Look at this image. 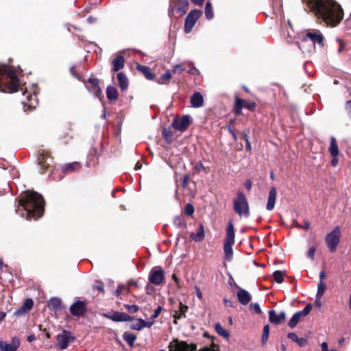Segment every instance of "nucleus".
<instances>
[{
	"mask_svg": "<svg viewBox=\"0 0 351 351\" xmlns=\"http://www.w3.org/2000/svg\"><path fill=\"white\" fill-rule=\"evenodd\" d=\"M315 250L316 249L315 247H311L307 252V256L310 258L311 260L314 259Z\"/></svg>",
	"mask_w": 351,
	"mask_h": 351,
	"instance_id": "nucleus-54",
	"label": "nucleus"
},
{
	"mask_svg": "<svg viewBox=\"0 0 351 351\" xmlns=\"http://www.w3.org/2000/svg\"><path fill=\"white\" fill-rule=\"evenodd\" d=\"M285 271L276 270L273 273V277L277 283L280 284L283 282V276H285Z\"/></svg>",
	"mask_w": 351,
	"mask_h": 351,
	"instance_id": "nucleus-36",
	"label": "nucleus"
},
{
	"mask_svg": "<svg viewBox=\"0 0 351 351\" xmlns=\"http://www.w3.org/2000/svg\"><path fill=\"white\" fill-rule=\"evenodd\" d=\"M93 289L101 293L104 292V285L101 282H99L97 285H94Z\"/></svg>",
	"mask_w": 351,
	"mask_h": 351,
	"instance_id": "nucleus-56",
	"label": "nucleus"
},
{
	"mask_svg": "<svg viewBox=\"0 0 351 351\" xmlns=\"http://www.w3.org/2000/svg\"><path fill=\"white\" fill-rule=\"evenodd\" d=\"M162 308V306H158L154 311V314L150 317V319H156L161 313Z\"/></svg>",
	"mask_w": 351,
	"mask_h": 351,
	"instance_id": "nucleus-50",
	"label": "nucleus"
},
{
	"mask_svg": "<svg viewBox=\"0 0 351 351\" xmlns=\"http://www.w3.org/2000/svg\"><path fill=\"white\" fill-rule=\"evenodd\" d=\"M252 307L256 313L261 314L262 313L261 308L258 303H257V302L253 303Z\"/></svg>",
	"mask_w": 351,
	"mask_h": 351,
	"instance_id": "nucleus-55",
	"label": "nucleus"
},
{
	"mask_svg": "<svg viewBox=\"0 0 351 351\" xmlns=\"http://www.w3.org/2000/svg\"><path fill=\"white\" fill-rule=\"evenodd\" d=\"M12 346L14 348V349L17 351L19 345H20V341L19 339L17 337H14L12 339V343H10Z\"/></svg>",
	"mask_w": 351,
	"mask_h": 351,
	"instance_id": "nucleus-51",
	"label": "nucleus"
},
{
	"mask_svg": "<svg viewBox=\"0 0 351 351\" xmlns=\"http://www.w3.org/2000/svg\"><path fill=\"white\" fill-rule=\"evenodd\" d=\"M234 230L232 221H229L226 229V238L224 241L223 250L225 258L228 261H231L233 257V250L232 246L234 243Z\"/></svg>",
	"mask_w": 351,
	"mask_h": 351,
	"instance_id": "nucleus-3",
	"label": "nucleus"
},
{
	"mask_svg": "<svg viewBox=\"0 0 351 351\" xmlns=\"http://www.w3.org/2000/svg\"><path fill=\"white\" fill-rule=\"evenodd\" d=\"M124 306L132 313H136L139 310V306L135 304H125Z\"/></svg>",
	"mask_w": 351,
	"mask_h": 351,
	"instance_id": "nucleus-47",
	"label": "nucleus"
},
{
	"mask_svg": "<svg viewBox=\"0 0 351 351\" xmlns=\"http://www.w3.org/2000/svg\"><path fill=\"white\" fill-rule=\"evenodd\" d=\"M138 70L141 71L145 75V77L148 80H152L154 77V75L152 73L150 69L147 66H137Z\"/></svg>",
	"mask_w": 351,
	"mask_h": 351,
	"instance_id": "nucleus-31",
	"label": "nucleus"
},
{
	"mask_svg": "<svg viewBox=\"0 0 351 351\" xmlns=\"http://www.w3.org/2000/svg\"><path fill=\"white\" fill-rule=\"evenodd\" d=\"M186 71V68L184 66V65L182 64H176L172 71L171 72H172L173 73H176L177 72H180V71Z\"/></svg>",
	"mask_w": 351,
	"mask_h": 351,
	"instance_id": "nucleus-48",
	"label": "nucleus"
},
{
	"mask_svg": "<svg viewBox=\"0 0 351 351\" xmlns=\"http://www.w3.org/2000/svg\"><path fill=\"white\" fill-rule=\"evenodd\" d=\"M75 340V337L72 335L71 332L64 330L61 333L57 335L58 345L60 350L66 349L70 343Z\"/></svg>",
	"mask_w": 351,
	"mask_h": 351,
	"instance_id": "nucleus-10",
	"label": "nucleus"
},
{
	"mask_svg": "<svg viewBox=\"0 0 351 351\" xmlns=\"http://www.w3.org/2000/svg\"><path fill=\"white\" fill-rule=\"evenodd\" d=\"M162 138L167 143H171L173 138V134L170 129L164 128L162 131Z\"/></svg>",
	"mask_w": 351,
	"mask_h": 351,
	"instance_id": "nucleus-37",
	"label": "nucleus"
},
{
	"mask_svg": "<svg viewBox=\"0 0 351 351\" xmlns=\"http://www.w3.org/2000/svg\"><path fill=\"white\" fill-rule=\"evenodd\" d=\"M189 0H171L169 9V15L171 16L175 13L179 16L186 14L189 9Z\"/></svg>",
	"mask_w": 351,
	"mask_h": 351,
	"instance_id": "nucleus-6",
	"label": "nucleus"
},
{
	"mask_svg": "<svg viewBox=\"0 0 351 351\" xmlns=\"http://www.w3.org/2000/svg\"><path fill=\"white\" fill-rule=\"evenodd\" d=\"M202 12L200 10H191L188 15L186 16L184 22V32L186 34L190 33L193 27L195 26L196 22L199 19V17L202 16Z\"/></svg>",
	"mask_w": 351,
	"mask_h": 351,
	"instance_id": "nucleus-8",
	"label": "nucleus"
},
{
	"mask_svg": "<svg viewBox=\"0 0 351 351\" xmlns=\"http://www.w3.org/2000/svg\"><path fill=\"white\" fill-rule=\"evenodd\" d=\"M336 42L339 44V47L337 49V53L339 54L342 52V51L344 49V47H345V45L343 43V42L342 41V40H341L340 38H337L336 39Z\"/></svg>",
	"mask_w": 351,
	"mask_h": 351,
	"instance_id": "nucleus-52",
	"label": "nucleus"
},
{
	"mask_svg": "<svg viewBox=\"0 0 351 351\" xmlns=\"http://www.w3.org/2000/svg\"><path fill=\"white\" fill-rule=\"evenodd\" d=\"M243 107L250 110H252L256 107V104L254 101H251L249 100H243Z\"/></svg>",
	"mask_w": 351,
	"mask_h": 351,
	"instance_id": "nucleus-45",
	"label": "nucleus"
},
{
	"mask_svg": "<svg viewBox=\"0 0 351 351\" xmlns=\"http://www.w3.org/2000/svg\"><path fill=\"white\" fill-rule=\"evenodd\" d=\"M33 305V300L32 298H27V300H25L23 304L19 308L14 311V315L16 317L23 315L27 311H29L32 309Z\"/></svg>",
	"mask_w": 351,
	"mask_h": 351,
	"instance_id": "nucleus-15",
	"label": "nucleus"
},
{
	"mask_svg": "<svg viewBox=\"0 0 351 351\" xmlns=\"http://www.w3.org/2000/svg\"><path fill=\"white\" fill-rule=\"evenodd\" d=\"M191 104L193 108H200L204 104L203 95L199 92L194 93L191 97Z\"/></svg>",
	"mask_w": 351,
	"mask_h": 351,
	"instance_id": "nucleus-19",
	"label": "nucleus"
},
{
	"mask_svg": "<svg viewBox=\"0 0 351 351\" xmlns=\"http://www.w3.org/2000/svg\"><path fill=\"white\" fill-rule=\"evenodd\" d=\"M302 1L305 10H308L327 25L336 26L343 19V9L335 0H302Z\"/></svg>",
	"mask_w": 351,
	"mask_h": 351,
	"instance_id": "nucleus-1",
	"label": "nucleus"
},
{
	"mask_svg": "<svg viewBox=\"0 0 351 351\" xmlns=\"http://www.w3.org/2000/svg\"><path fill=\"white\" fill-rule=\"evenodd\" d=\"M130 328L132 330H141L145 328V320L142 318L136 319V322L132 323Z\"/></svg>",
	"mask_w": 351,
	"mask_h": 351,
	"instance_id": "nucleus-32",
	"label": "nucleus"
},
{
	"mask_svg": "<svg viewBox=\"0 0 351 351\" xmlns=\"http://www.w3.org/2000/svg\"><path fill=\"white\" fill-rule=\"evenodd\" d=\"M38 161L40 168L47 170L50 168L52 158L47 152H42L38 156Z\"/></svg>",
	"mask_w": 351,
	"mask_h": 351,
	"instance_id": "nucleus-14",
	"label": "nucleus"
},
{
	"mask_svg": "<svg viewBox=\"0 0 351 351\" xmlns=\"http://www.w3.org/2000/svg\"><path fill=\"white\" fill-rule=\"evenodd\" d=\"M148 279L152 285H160L165 281V271L160 267H154L149 271Z\"/></svg>",
	"mask_w": 351,
	"mask_h": 351,
	"instance_id": "nucleus-9",
	"label": "nucleus"
},
{
	"mask_svg": "<svg viewBox=\"0 0 351 351\" xmlns=\"http://www.w3.org/2000/svg\"><path fill=\"white\" fill-rule=\"evenodd\" d=\"M346 110L349 116L351 117V99L346 102Z\"/></svg>",
	"mask_w": 351,
	"mask_h": 351,
	"instance_id": "nucleus-62",
	"label": "nucleus"
},
{
	"mask_svg": "<svg viewBox=\"0 0 351 351\" xmlns=\"http://www.w3.org/2000/svg\"><path fill=\"white\" fill-rule=\"evenodd\" d=\"M191 239L196 241V242H200L202 241L204 238V233H202L198 230L197 233H192L190 236Z\"/></svg>",
	"mask_w": 351,
	"mask_h": 351,
	"instance_id": "nucleus-41",
	"label": "nucleus"
},
{
	"mask_svg": "<svg viewBox=\"0 0 351 351\" xmlns=\"http://www.w3.org/2000/svg\"><path fill=\"white\" fill-rule=\"evenodd\" d=\"M117 80L121 91H125L128 87V79L127 76L122 72L119 73L117 74Z\"/></svg>",
	"mask_w": 351,
	"mask_h": 351,
	"instance_id": "nucleus-22",
	"label": "nucleus"
},
{
	"mask_svg": "<svg viewBox=\"0 0 351 351\" xmlns=\"http://www.w3.org/2000/svg\"><path fill=\"white\" fill-rule=\"evenodd\" d=\"M0 350L1 351H16L12 344L6 343L3 341H0Z\"/></svg>",
	"mask_w": 351,
	"mask_h": 351,
	"instance_id": "nucleus-39",
	"label": "nucleus"
},
{
	"mask_svg": "<svg viewBox=\"0 0 351 351\" xmlns=\"http://www.w3.org/2000/svg\"><path fill=\"white\" fill-rule=\"evenodd\" d=\"M312 309V305L311 304H308L303 310L299 311L296 312L297 313H299L300 317H304L306 316L309 313L311 312Z\"/></svg>",
	"mask_w": 351,
	"mask_h": 351,
	"instance_id": "nucleus-44",
	"label": "nucleus"
},
{
	"mask_svg": "<svg viewBox=\"0 0 351 351\" xmlns=\"http://www.w3.org/2000/svg\"><path fill=\"white\" fill-rule=\"evenodd\" d=\"M191 121L190 115H184L181 118L174 119L172 122V127L178 131H184Z\"/></svg>",
	"mask_w": 351,
	"mask_h": 351,
	"instance_id": "nucleus-12",
	"label": "nucleus"
},
{
	"mask_svg": "<svg viewBox=\"0 0 351 351\" xmlns=\"http://www.w3.org/2000/svg\"><path fill=\"white\" fill-rule=\"evenodd\" d=\"M169 348L174 351H195L197 346L195 343H187L185 341L173 339L169 345Z\"/></svg>",
	"mask_w": 351,
	"mask_h": 351,
	"instance_id": "nucleus-11",
	"label": "nucleus"
},
{
	"mask_svg": "<svg viewBox=\"0 0 351 351\" xmlns=\"http://www.w3.org/2000/svg\"><path fill=\"white\" fill-rule=\"evenodd\" d=\"M205 16L208 20H211L214 17L212 4L210 1H207L205 5Z\"/></svg>",
	"mask_w": 351,
	"mask_h": 351,
	"instance_id": "nucleus-35",
	"label": "nucleus"
},
{
	"mask_svg": "<svg viewBox=\"0 0 351 351\" xmlns=\"http://www.w3.org/2000/svg\"><path fill=\"white\" fill-rule=\"evenodd\" d=\"M321 350H322V351H328V350L327 342L324 341V342L322 343V344H321Z\"/></svg>",
	"mask_w": 351,
	"mask_h": 351,
	"instance_id": "nucleus-64",
	"label": "nucleus"
},
{
	"mask_svg": "<svg viewBox=\"0 0 351 351\" xmlns=\"http://www.w3.org/2000/svg\"><path fill=\"white\" fill-rule=\"evenodd\" d=\"M112 71H118L124 67V58L122 56H117L112 60Z\"/></svg>",
	"mask_w": 351,
	"mask_h": 351,
	"instance_id": "nucleus-24",
	"label": "nucleus"
},
{
	"mask_svg": "<svg viewBox=\"0 0 351 351\" xmlns=\"http://www.w3.org/2000/svg\"><path fill=\"white\" fill-rule=\"evenodd\" d=\"M61 300L58 298H53L49 302V308L55 312L58 311L61 308Z\"/></svg>",
	"mask_w": 351,
	"mask_h": 351,
	"instance_id": "nucleus-25",
	"label": "nucleus"
},
{
	"mask_svg": "<svg viewBox=\"0 0 351 351\" xmlns=\"http://www.w3.org/2000/svg\"><path fill=\"white\" fill-rule=\"evenodd\" d=\"M171 78V72L170 71H167L156 80V82L159 84H167L169 82Z\"/></svg>",
	"mask_w": 351,
	"mask_h": 351,
	"instance_id": "nucleus-29",
	"label": "nucleus"
},
{
	"mask_svg": "<svg viewBox=\"0 0 351 351\" xmlns=\"http://www.w3.org/2000/svg\"><path fill=\"white\" fill-rule=\"evenodd\" d=\"M93 93L95 94V97L100 99L102 95V90L101 88H97L96 90Z\"/></svg>",
	"mask_w": 351,
	"mask_h": 351,
	"instance_id": "nucleus-61",
	"label": "nucleus"
},
{
	"mask_svg": "<svg viewBox=\"0 0 351 351\" xmlns=\"http://www.w3.org/2000/svg\"><path fill=\"white\" fill-rule=\"evenodd\" d=\"M233 206L235 213L239 216L249 217V204L243 193L241 191L237 192V197L233 199Z\"/></svg>",
	"mask_w": 351,
	"mask_h": 351,
	"instance_id": "nucleus-5",
	"label": "nucleus"
},
{
	"mask_svg": "<svg viewBox=\"0 0 351 351\" xmlns=\"http://www.w3.org/2000/svg\"><path fill=\"white\" fill-rule=\"evenodd\" d=\"M108 317L114 322H127L132 319V317L125 313L114 312Z\"/></svg>",
	"mask_w": 351,
	"mask_h": 351,
	"instance_id": "nucleus-20",
	"label": "nucleus"
},
{
	"mask_svg": "<svg viewBox=\"0 0 351 351\" xmlns=\"http://www.w3.org/2000/svg\"><path fill=\"white\" fill-rule=\"evenodd\" d=\"M268 314L269 322L276 325L279 324L282 320H285L286 318L285 311H281L279 314H277L275 310H270Z\"/></svg>",
	"mask_w": 351,
	"mask_h": 351,
	"instance_id": "nucleus-16",
	"label": "nucleus"
},
{
	"mask_svg": "<svg viewBox=\"0 0 351 351\" xmlns=\"http://www.w3.org/2000/svg\"><path fill=\"white\" fill-rule=\"evenodd\" d=\"M86 311V305L84 301L77 300L70 307L71 313L76 317H82Z\"/></svg>",
	"mask_w": 351,
	"mask_h": 351,
	"instance_id": "nucleus-13",
	"label": "nucleus"
},
{
	"mask_svg": "<svg viewBox=\"0 0 351 351\" xmlns=\"http://www.w3.org/2000/svg\"><path fill=\"white\" fill-rule=\"evenodd\" d=\"M322 298L316 297L315 296V306L318 308H320L322 307Z\"/></svg>",
	"mask_w": 351,
	"mask_h": 351,
	"instance_id": "nucleus-60",
	"label": "nucleus"
},
{
	"mask_svg": "<svg viewBox=\"0 0 351 351\" xmlns=\"http://www.w3.org/2000/svg\"><path fill=\"white\" fill-rule=\"evenodd\" d=\"M300 318L299 313H294L289 322V326L291 328H294L299 322Z\"/></svg>",
	"mask_w": 351,
	"mask_h": 351,
	"instance_id": "nucleus-40",
	"label": "nucleus"
},
{
	"mask_svg": "<svg viewBox=\"0 0 351 351\" xmlns=\"http://www.w3.org/2000/svg\"><path fill=\"white\" fill-rule=\"evenodd\" d=\"M189 64H191V67L188 69V70H186V72L191 75H199V70L194 66L193 63V62H189Z\"/></svg>",
	"mask_w": 351,
	"mask_h": 351,
	"instance_id": "nucleus-46",
	"label": "nucleus"
},
{
	"mask_svg": "<svg viewBox=\"0 0 351 351\" xmlns=\"http://www.w3.org/2000/svg\"><path fill=\"white\" fill-rule=\"evenodd\" d=\"M215 329L218 335H219L225 338L229 337V336H230L229 332L227 330L224 329L219 323L215 324Z\"/></svg>",
	"mask_w": 351,
	"mask_h": 351,
	"instance_id": "nucleus-34",
	"label": "nucleus"
},
{
	"mask_svg": "<svg viewBox=\"0 0 351 351\" xmlns=\"http://www.w3.org/2000/svg\"><path fill=\"white\" fill-rule=\"evenodd\" d=\"M45 210V201L40 193L33 191L23 192L19 199L16 213L27 220H37Z\"/></svg>",
	"mask_w": 351,
	"mask_h": 351,
	"instance_id": "nucleus-2",
	"label": "nucleus"
},
{
	"mask_svg": "<svg viewBox=\"0 0 351 351\" xmlns=\"http://www.w3.org/2000/svg\"><path fill=\"white\" fill-rule=\"evenodd\" d=\"M80 165L77 162L68 163L64 165L63 170L65 171L72 172L80 169Z\"/></svg>",
	"mask_w": 351,
	"mask_h": 351,
	"instance_id": "nucleus-33",
	"label": "nucleus"
},
{
	"mask_svg": "<svg viewBox=\"0 0 351 351\" xmlns=\"http://www.w3.org/2000/svg\"><path fill=\"white\" fill-rule=\"evenodd\" d=\"M187 310H188V306L183 304L182 302H180L179 311H176L175 314L173 315L174 322L177 323V321H176L177 319H180L182 317H186L185 313L187 311Z\"/></svg>",
	"mask_w": 351,
	"mask_h": 351,
	"instance_id": "nucleus-23",
	"label": "nucleus"
},
{
	"mask_svg": "<svg viewBox=\"0 0 351 351\" xmlns=\"http://www.w3.org/2000/svg\"><path fill=\"white\" fill-rule=\"evenodd\" d=\"M34 95H29L27 96V99L29 103L26 105L28 106L29 108H31V109L35 108V106H34V102H35V103L37 102V98H36V96L35 95V90H34Z\"/></svg>",
	"mask_w": 351,
	"mask_h": 351,
	"instance_id": "nucleus-43",
	"label": "nucleus"
},
{
	"mask_svg": "<svg viewBox=\"0 0 351 351\" xmlns=\"http://www.w3.org/2000/svg\"><path fill=\"white\" fill-rule=\"evenodd\" d=\"M86 89L89 92H95L97 88L99 87V80L97 78H89L87 81L84 82Z\"/></svg>",
	"mask_w": 351,
	"mask_h": 351,
	"instance_id": "nucleus-21",
	"label": "nucleus"
},
{
	"mask_svg": "<svg viewBox=\"0 0 351 351\" xmlns=\"http://www.w3.org/2000/svg\"><path fill=\"white\" fill-rule=\"evenodd\" d=\"M194 210H195L194 207L191 204H188L185 207V213L188 216L192 215L194 213Z\"/></svg>",
	"mask_w": 351,
	"mask_h": 351,
	"instance_id": "nucleus-49",
	"label": "nucleus"
},
{
	"mask_svg": "<svg viewBox=\"0 0 351 351\" xmlns=\"http://www.w3.org/2000/svg\"><path fill=\"white\" fill-rule=\"evenodd\" d=\"M341 230L339 226H336L332 231L326 236V243L331 252H335L339 243Z\"/></svg>",
	"mask_w": 351,
	"mask_h": 351,
	"instance_id": "nucleus-7",
	"label": "nucleus"
},
{
	"mask_svg": "<svg viewBox=\"0 0 351 351\" xmlns=\"http://www.w3.org/2000/svg\"><path fill=\"white\" fill-rule=\"evenodd\" d=\"M123 339L128 343L130 347H133L134 341L136 339V335L130 332H125L123 334Z\"/></svg>",
	"mask_w": 351,
	"mask_h": 351,
	"instance_id": "nucleus-28",
	"label": "nucleus"
},
{
	"mask_svg": "<svg viewBox=\"0 0 351 351\" xmlns=\"http://www.w3.org/2000/svg\"><path fill=\"white\" fill-rule=\"evenodd\" d=\"M125 287L123 285H119L118 287L117 288L116 291H115L116 295L118 296V297L120 296L121 293H122V290L123 289H125Z\"/></svg>",
	"mask_w": 351,
	"mask_h": 351,
	"instance_id": "nucleus-59",
	"label": "nucleus"
},
{
	"mask_svg": "<svg viewBox=\"0 0 351 351\" xmlns=\"http://www.w3.org/2000/svg\"><path fill=\"white\" fill-rule=\"evenodd\" d=\"M237 296L239 302L243 305L247 304L252 300L250 293L243 289H240L237 291Z\"/></svg>",
	"mask_w": 351,
	"mask_h": 351,
	"instance_id": "nucleus-17",
	"label": "nucleus"
},
{
	"mask_svg": "<svg viewBox=\"0 0 351 351\" xmlns=\"http://www.w3.org/2000/svg\"><path fill=\"white\" fill-rule=\"evenodd\" d=\"M196 172L199 173L204 169V165L201 161L196 163L194 167Z\"/></svg>",
	"mask_w": 351,
	"mask_h": 351,
	"instance_id": "nucleus-53",
	"label": "nucleus"
},
{
	"mask_svg": "<svg viewBox=\"0 0 351 351\" xmlns=\"http://www.w3.org/2000/svg\"><path fill=\"white\" fill-rule=\"evenodd\" d=\"M326 289V285L324 283L323 281L319 280V282L317 285V291L316 297L322 298Z\"/></svg>",
	"mask_w": 351,
	"mask_h": 351,
	"instance_id": "nucleus-38",
	"label": "nucleus"
},
{
	"mask_svg": "<svg viewBox=\"0 0 351 351\" xmlns=\"http://www.w3.org/2000/svg\"><path fill=\"white\" fill-rule=\"evenodd\" d=\"M287 337L289 339H290L291 341H293L294 342H297V341L298 340V338H299L298 337V335L294 332L289 333Z\"/></svg>",
	"mask_w": 351,
	"mask_h": 351,
	"instance_id": "nucleus-57",
	"label": "nucleus"
},
{
	"mask_svg": "<svg viewBox=\"0 0 351 351\" xmlns=\"http://www.w3.org/2000/svg\"><path fill=\"white\" fill-rule=\"evenodd\" d=\"M277 191L275 187H271L268 196L267 203L266 208L267 210H271L274 209L276 204Z\"/></svg>",
	"mask_w": 351,
	"mask_h": 351,
	"instance_id": "nucleus-18",
	"label": "nucleus"
},
{
	"mask_svg": "<svg viewBox=\"0 0 351 351\" xmlns=\"http://www.w3.org/2000/svg\"><path fill=\"white\" fill-rule=\"evenodd\" d=\"M106 97L110 101L117 99L119 97L117 89L114 86H108L106 88Z\"/></svg>",
	"mask_w": 351,
	"mask_h": 351,
	"instance_id": "nucleus-26",
	"label": "nucleus"
},
{
	"mask_svg": "<svg viewBox=\"0 0 351 351\" xmlns=\"http://www.w3.org/2000/svg\"><path fill=\"white\" fill-rule=\"evenodd\" d=\"M329 152L332 157H337L339 155V147L334 136L330 137Z\"/></svg>",
	"mask_w": 351,
	"mask_h": 351,
	"instance_id": "nucleus-27",
	"label": "nucleus"
},
{
	"mask_svg": "<svg viewBox=\"0 0 351 351\" xmlns=\"http://www.w3.org/2000/svg\"><path fill=\"white\" fill-rule=\"evenodd\" d=\"M243 99L236 97L235 98V105L234 107V112L236 115H240L242 113V108L243 107Z\"/></svg>",
	"mask_w": 351,
	"mask_h": 351,
	"instance_id": "nucleus-30",
	"label": "nucleus"
},
{
	"mask_svg": "<svg viewBox=\"0 0 351 351\" xmlns=\"http://www.w3.org/2000/svg\"><path fill=\"white\" fill-rule=\"evenodd\" d=\"M269 335V326L268 324H267L263 327V335H262V339H261L263 344H265L267 342Z\"/></svg>",
	"mask_w": 351,
	"mask_h": 351,
	"instance_id": "nucleus-42",
	"label": "nucleus"
},
{
	"mask_svg": "<svg viewBox=\"0 0 351 351\" xmlns=\"http://www.w3.org/2000/svg\"><path fill=\"white\" fill-rule=\"evenodd\" d=\"M300 346L303 347L307 343V340L305 338H298L296 342Z\"/></svg>",
	"mask_w": 351,
	"mask_h": 351,
	"instance_id": "nucleus-58",
	"label": "nucleus"
},
{
	"mask_svg": "<svg viewBox=\"0 0 351 351\" xmlns=\"http://www.w3.org/2000/svg\"><path fill=\"white\" fill-rule=\"evenodd\" d=\"M155 322V319H150L149 322L145 321V328H150Z\"/></svg>",
	"mask_w": 351,
	"mask_h": 351,
	"instance_id": "nucleus-63",
	"label": "nucleus"
},
{
	"mask_svg": "<svg viewBox=\"0 0 351 351\" xmlns=\"http://www.w3.org/2000/svg\"><path fill=\"white\" fill-rule=\"evenodd\" d=\"M308 41L312 43L314 47H317L319 49H322L324 46V36L318 29H311L307 32L305 37L301 40L300 47H303Z\"/></svg>",
	"mask_w": 351,
	"mask_h": 351,
	"instance_id": "nucleus-4",
	"label": "nucleus"
}]
</instances>
